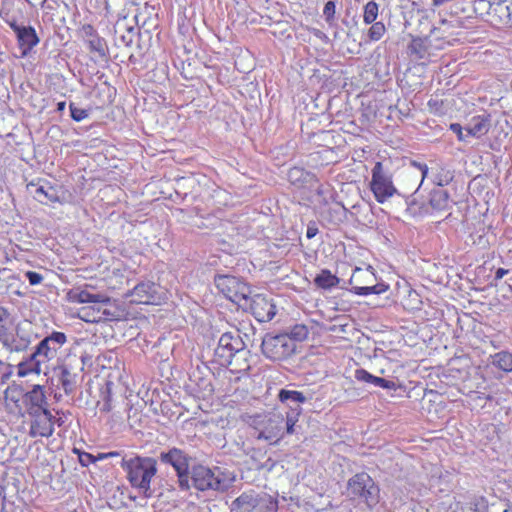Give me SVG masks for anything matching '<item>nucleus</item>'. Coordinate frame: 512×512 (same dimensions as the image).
Segmentation results:
<instances>
[{
  "label": "nucleus",
  "mask_w": 512,
  "mask_h": 512,
  "mask_svg": "<svg viewBox=\"0 0 512 512\" xmlns=\"http://www.w3.org/2000/svg\"><path fill=\"white\" fill-rule=\"evenodd\" d=\"M389 286L384 283H377L369 286H353L352 292L359 296H367L370 294H382L388 290Z\"/></svg>",
  "instance_id": "nucleus-31"
},
{
  "label": "nucleus",
  "mask_w": 512,
  "mask_h": 512,
  "mask_svg": "<svg viewBox=\"0 0 512 512\" xmlns=\"http://www.w3.org/2000/svg\"><path fill=\"white\" fill-rule=\"evenodd\" d=\"M335 11H336L335 2L332 0L326 2L324 9H323V15H324L327 23H329V24L332 23V21L335 18Z\"/></svg>",
  "instance_id": "nucleus-45"
},
{
  "label": "nucleus",
  "mask_w": 512,
  "mask_h": 512,
  "mask_svg": "<svg viewBox=\"0 0 512 512\" xmlns=\"http://www.w3.org/2000/svg\"><path fill=\"white\" fill-rule=\"evenodd\" d=\"M157 287L153 282H141L131 291L132 301L140 304H151L157 299Z\"/></svg>",
  "instance_id": "nucleus-20"
},
{
  "label": "nucleus",
  "mask_w": 512,
  "mask_h": 512,
  "mask_svg": "<svg viewBox=\"0 0 512 512\" xmlns=\"http://www.w3.org/2000/svg\"><path fill=\"white\" fill-rule=\"evenodd\" d=\"M235 512H278V501L266 493L244 492L232 502Z\"/></svg>",
  "instance_id": "nucleus-8"
},
{
  "label": "nucleus",
  "mask_w": 512,
  "mask_h": 512,
  "mask_svg": "<svg viewBox=\"0 0 512 512\" xmlns=\"http://www.w3.org/2000/svg\"><path fill=\"white\" fill-rule=\"evenodd\" d=\"M301 413L302 408H294L286 412V418H284L285 434L292 435L296 433V423L298 422Z\"/></svg>",
  "instance_id": "nucleus-33"
},
{
  "label": "nucleus",
  "mask_w": 512,
  "mask_h": 512,
  "mask_svg": "<svg viewBox=\"0 0 512 512\" xmlns=\"http://www.w3.org/2000/svg\"><path fill=\"white\" fill-rule=\"evenodd\" d=\"M65 108H66V102H65V101H61V102H58V103H57V108H56V110H57L58 112H63V111L65 110Z\"/></svg>",
  "instance_id": "nucleus-56"
},
{
  "label": "nucleus",
  "mask_w": 512,
  "mask_h": 512,
  "mask_svg": "<svg viewBox=\"0 0 512 512\" xmlns=\"http://www.w3.org/2000/svg\"><path fill=\"white\" fill-rule=\"evenodd\" d=\"M82 32H83V34H84L85 41H86L87 39H91V38H93V36L98 35V34H97V32H96V30L94 29V27H93L92 25H90V24H85V25H83V27H82Z\"/></svg>",
  "instance_id": "nucleus-51"
},
{
  "label": "nucleus",
  "mask_w": 512,
  "mask_h": 512,
  "mask_svg": "<svg viewBox=\"0 0 512 512\" xmlns=\"http://www.w3.org/2000/svg\"><path fill=\"white\" fill-rule=\"evenodd\" d=\"M123 29L125 30V33L116 36V43L118 45L129 47L133 43L134 35L136 34V29L133 26H124Z\"/></svg>",
  "instance_id": "nucleus-40"
},
{
  "label": "nucleus",
  "mask_w": 512,
  "mask_h": 512,
  "mask_svg": "<svg viewBox=\"0 0 512 512\" xmlns=\"http://www.w3.org/2000/svg\"><path fill=\"white\" fill-rule=\"evenodd\" d=\"M509 10L511 11V15H509V18H511V22H509V26H512V2L509 4Z\"/></svg>",
  "instance_id": "nucleus-62"
},
{
  "label": "nucleus",
  "mask_w": 512,
  "mask_h": 512,
  "mask_svg": "<svg viewBox=\"0 0 512 512\" xmlns=\"http://www.w3.org/2000/svg\"><path fill=\"white\" fill-rule=\"evenodd\" d=\"M69 300L74 303H108L109 298L101 293H91L86 289L74 288L68 293Z\"/></svg>",
  "instance_id": "nucleus-22"
},
{
  "label": "nucleus",
  "mask_w": 512,
  "mask_h": 512,
  "mask_svg": "<svg viewBox=\"0 0 512 512\" xmlns=\"http://www.w3.org/2000/svg\"><path fill=\"white\" fill-rule=\"evenodd\" d=\"M12 338L15 352H23L30 345V339L28 337L19 336L18 333L15 337L12 336Z\"/></svg>",
  "instance_id": "nucleus-44"
},
{
  "label": "nucleus",
  "mask_w": 512,
  "mask_h": 512,
  "mask_svg": "<svg viewBox=\"0 0 512 512\" xmlns=\"http://www.w3.org/2000/svg\"><path fill=\"white\" fill-rule=\"evenodd\" d=\"M287 176L289 182L295 187L316 191L318 194H322V185L319 184L314 173L306 171L301 167H293L288 171Z\"/></svg>",
  "instance_id": "nucleus-16"
},
{
  "label": "nucleus",
  "mask_w": 512,
  "mask_h": 512,
  "mask_svg": "<svg viewBox=\"0 0 512 512\" xmlns=\"http://www.w3.org/2000/svg\"><path fill=\"white\" fill-rule=\"evenodd\" d=\"M119 29H121V23H119V22H118V23H117V27H116V29H115V33H116V35L118 34Z\"/></svg>",
  "instance_id": "nucleus-64"
},
{
  "label": "nucleus",
  "mask_w": 512,
  "mask_h": 512,
  "mask_svg": "<svg viewBox=\"0 0 512 512\" xmlns=\"http://www.w3.org/2000/svg\"><path fill=\"white\" fill-rule=\"evenodd\" d=\"M81 312H84V313L86 314V316L81 317L83 320H85V321H87V322H96V319H95V318L90 319V318L88 317V312H87V310H86L85 308H83V309L81 310Z\"/></svg>",
  "instance_id": "nucleus-58"
},
{
  "label": "nucleus",
  "mask_w": 512,
  "mask_h": 512,
  "mask_svg": "<svg viewBox=\"0 0 512 512\" xmlns=\"http://www.w3.org/2000/svg\"><path fill=\"white\" fill-rule=\"evenodd\" d=\"M66 342V334L59 331H53L44 337L37 344L35 350L18 364V375L24 377L31 373L43 372L48 368V362L57 357L59 350Z\"/></svg>",
  "instance_id": "nucleus-1"
},
{
  "label": "nucleus",
  "mask_w": 512,
  "mask_h": 512,
  "mask_svg": "<svg viewBox=\"0 0 512 512\" xmlns=\"http://www.w3.org/2000/svg\"><path fill=\"white\" fill-rule=\"evenodd\" d=\"M362 272H363V271H362L361 269L357 268V269L355 270V273L353 274V276H352V277H351V279H350V283L352 284V283L354 282V280L356 279V277H357V276H356V273H362Z\"/></svg>",
  "instance_id": "nucleus-60"
},
{
  "label": "nucleus",
  "mask_w": 512,
  "mask_h": 512,
  "mask_svg": "<svg viewBox=\"0 0 512 512\" xmlns=\"http://www.w3.org/2000/svg\"><path fill=\"white\" fill-rule=\"evenodd\" d=\"M240 331H228L223 333L219 340L218 345L214 350V360L219 365L231 364L233 356L245 346Z\"/></svg>",
  "instance_id": "nucleus-12"
},
{
  "label": "nucleus",
  "mask_w": 512,
  "mask_h": 512,
  "mask_svg": "<svg viewBox=\"0 0 512 512\" xmlns=\"http://www.w3.org/2000/svg\"><path fill=\"white\" fill-rule=\"evenodd\" d=\"M379 6L375 1H369L364 6L363 21L365 24H371L375 22L378 16Z\"/></svg>",
  "instance_id": "nucleus-39"
},
{
  "label": "nucleus",
  "mask_w": 512,
  "mask_h": 512,
  "mask_svg": "<svg viewBox=\"0 0 512 512\" xmlns=\"http://www.w3.org/2000/svg\"><path fill=\"white\" fill-rule=\"evenodd\" d=\"M493 3L488 0H475L473 3L474 12L480 16L488 15L491 12Z\"/></svg>",
  "instance_id": "nucleus-42"
},
{
  "label": "nucleus",
  "mask_w": 512,
  "mask_h": 512,
  "mask_svg": "<svg viewBox=\"0 0 512 512\" xmlns=\"http://www.w3.org/2000/svg\"><path fill=\"white\" fill-rule=\"evenodd\" d=\"M6 22L16 35L21 56H28L32 49L40 42L35 28L30 25H19L15 19L7 20Z\"/></svg>",
  "instance_id": "nucleus-13"
},
{
  "label": "nucleus",
  "mask_w": 512,
  "mask_h": 512,
  "mask_svg": "<svg viewBox=\"0 0 512 512\" xmlns=\"http://www.w3.org/2000/svg\"><path fill=\"white\" fill-rule=\"evenodd\" d=\"M450 130L457 135V137L460 141L465 140V135L463 134V128L459 123H452L450 125Z\"/></svg>",
  "instance_id": "nucleus-52"
},
{
  "label": "nucleus",
  "mask_w": 512,
  "mask_h": 512,
  "mask_svg": "<svg viewBox=\"0 0 512 512\" xmlns=\"http://www.w3.org/2000/svg\"><path fill=\"white\" fill-rule=\"evenodd\" d=\"M370 189L378 203H384L395 194L397 188L393 184L392 174L384 167L382 162H376L371 171Z\"/></svg>",
  "instance_id": "nucleus-11"
},
{
  "label": "nucleus",
  "mask_w": 512,
  "mask_h": 512,
  "mask_svg": "<svg viewBox=\"0 0 512 512\" xmlns=\"http://www.w3.org/2000/svg\"><path fill=\"white\" fill-rule=\"evenodd\" d=\"M70 116L76 122H81L89 116V110L77 107L73 102L69 104Z\"/></svg>",
  "instance_id": "nucleus-43"
},
{
  "label": "nucleus",
  "mask_w": 512,
  "mask_h": 512,
  "mask_svg": "<svg viewBox=\"0 0 512 512\" xmlns=\"http://www.w3.org/2000/svg\"><path fill=\"white\" fill-rule=\"evenodd\" d=\"M368 30V37L371 41L380 40L385 34L386 28L382 22H373Z\"/></svg>",
  "instance_id": "nucleus-41"
},
{
  "label": "nucleus",
  "mask_w": 512,
  "mask_h": 512,
  "mask_svg": "<svg viewBox=\"0 0 512 512\" xmlns=\"http://www.w3.org/2000/svg\"><path fill=\"white\" fill-rule=\"evenodd\" d=\"M230 481L220 467L209 468L201 464L191 467L190 484L199 491H225L229 488Z\"/></svg>",
  "instance_id": "nucleus-4"
},
{
  "label": "nucleus",
  "mask_w": 512,
  "mask_h": 512,
  "mask_svg": "<svg viewBox=\"0 0 512 512\" xmlns=\"http://www.w3.org/2000/svg\"><path fill=\"white\" fill-rule=\"evenodd\" d=\"M22 402L29 416H37V413L49 410L44 388L40 385H34L30 391L24 393Z\"/></svg>",
  "instance_id": "nucleus-14"
},
{
  "label": "nucleus",
  "mask_w": 512,
  "mask_h": 512,
  "mask_svg": "<svg viewBox=\"0 0 512 512\" xmlns=\"http://www.w3.org/2000/svg\"><path fill=\"white\" fill-rule=\"evenodd\" d=\"M278 399L285 404L289 410L294 408H302L301 404L307 401V397L300 391L281 389L278 392Z\"/></svg>",
  "instance_id": "nucleus-27"
},
{
  "label": "nucleus",
  "mask_w": 512,
  "mask_h": 512,
  "mask_svg": "<svg viewBox=\"0 0 512 512\" xmlns=\"http://www.w3.org/2000/svg\"><path fill=\"white\" fill-rule=\"evenodd\" d=\"M32 418L29 435L31 437L49 438L54 433V416L50 410L37 413Z\"/></svg>",
  "instance_id": "nucleus-17"
},
{
  "label": "nucleus",
  "mask_w": 512,
  "mask_h": 512,
  "mask_svg": "<svg viewBox=\"0 0 512 512\" xmlns=\"http://www.w3.org/2000/svg\"><path fill=\"white\" fill-rule=\"evenodd\" d=\"M158 459L162 464L169 465L174 469L180 490H190V472L194 460L192 455L184 449L170 447L161 451Z\"/></svg>",
  "instance_id": "nucleus-5"
},
{
  "label": "nucleus",
  "mask_w": 512,
  "mask_h": 512,
  "mask_svg": "<svg viewBox=\"0 0 512 512\" xmlns=\"http://www.w3.org/2000/svg\"><path fill=\"white\" fill-rule=\"evenodd\" d=\"M438 28L433 27L430 35L425 37H413L408 45V53L417 60H427L431 56V36L435 34Z\"/></svg>",
  "instance_id": "nucleus-19"
},
{
  "label": "nucleus",
  "mask_w": 512,
  "mask_h": 512,
  "mask_svg": "<svg viewBox=\"0 0 512 512\" xmlns=\"http://www.w3.org/2000/svg\"><path fill=\"white\" fill-rule=\"evenodd\" d=\"M250 357L251 351L245 345L233 356L231 364H223L222 366L230 367V370L234 373H245L250 370Z\"/></svg>",
  "instance_id": "nucleus-25"
},
{
  "label": "nucleus",
  "mask_w": 512,
  "mask_h": 512,
  "mask_svg": "<svg viewBox=\"0 0 512 512\" xmlns=\"http://www.w3.org/2000/svg\"><path fill=\"white\" fill-rule=\"evenodd\" d=\"M429 211H446L451 208L450 194L442 188H435L429 194Z\"/></svg>",
  "instance_id": "nucleus-24"
},
{
  "label": "nucleus",
  "mask_w": 512,
  "mask_h": 512,
  "mask_svg": "<svg viewBox=\"0 0 512 512\" xmlns=\"http://www.w3.org/2000/svg\"><path fill=\"white\" fill-rule=\"evenodd\" d=\"M405 203V212L411 217H419L429 214V207L424 203L418 202L414 195L406 197Z\"/></svg>",
  "instance_id": "nucleus-29"
},
{
  "label": "nucleus",
  "mask_w": 512,
  "mask_h": 512,
  "mask_svg": "<svg viewBox=\"0 0 512 512\" xmlns=\"http://www.w3.org/2000/svg\"><path fill=\"white\" fill-rule=\"evenodd\" d=\"M9 399L11 401H13L14 403H17L19 401V398H17L16 396H11V397H9Z\"/></svg>",
  "instance_id": "nucleus-63"
},
{
  "label": "nucleus",
  "mask_w": 512,
  "mask_h": 512,
  "mask_svg": "<svg viewBox=\"0 0 512 512\" xmlns=\"http://www.w3.org/2000/svg\"><path fill=\"white\" fill-rule=\"evenodd\" d=\"M25 277L30 285H38L43 281V276L35 271H28L25 273Z\"/></svg>",
  "instance_id": "nucleus-46"
},
{
  "label": "nucleus",
  "mask_w": 512,
  "mask_h": 512,
  "mask_svg": "<svg viewBox=\"0 0 512 512\" xmlns=\"http://www.w3.org/2000/svg\"><path fill=\"white\" fill-rule=\"evenodd\" d=\"M410 165L417 168L421 172V183H423L424 179L428 175L429 168L425 163L418 162L415 160L410 161Z\"/></svg>",
  "instance_id": "nucleus-47"
},
{
  "label": "nucleus",
  "mask_w": 512,
  "mask_h": 512,
  "mask_svg": "<svg viewBox=\"0 0 512 512\" xmlns=\"http://www.w3.org/2000/svg\"><path fill=\"white\" fill-rule=\"evenodd\" d=\"M262 354L271 361H283L296 352V344L284 333H267L261 343Z\"/></svg>",
  "instance_id": "nucleus-9"
},
{
  "label": "nucleus",
  "mask_w": 512,
  "mask_h": 512,
  "mask_svg": "<svg viewBox=\"0 0 512 512\" xmlns=\"http://www.w3.org/2000/svg\"><path fill=\"white\" fill-rule=\"evenodd\" d=\"M250 425L258 440H265L270 444H277L285 435L284 417L281 413L255 414L250 417Z\"/></svg>",
  "instance_id": "nucleus-6"
},
{
  "label": "nucleus",
  "mask_w": 512,
  "mask_h": 512,
  "mask_svg": "<svg viewBox=\"0 0 512 512\" xmlns=\"http://www.w3.org/2000/svg\"><path fill=\"white\" fill-rule=\"evenodd\" d=\"M347 496L358 505L373 510L381 500L380 488L376 481L366 472L353 475L347 481Z\"/></svg>",
  "instance_id": "nucleus-3"
},
{
  "label": "nucleus",
  "mask_w": 512,
  "mask_h": 512,
  "mask_svg": "<svg viewBox=\"0 0 512 512\" xmlns=\"http://www.w3.org/2000/svg\"><path fill=\"white\" fill-rule=\"evenodd\" d=\"M91 52L96 53L99 57L104 58L107 54L106 41L99 35L93 36L91 39L86 40Z\"/></svg>",
  "instance_id": "nucleus-35"
},
{
  "label": "nucleus",
  "mask_w": 512,
  "mask_h": 512,
  "mask_svg": "<svg viewBox=\"0 0 512 512\" xmlns=\"http://www.w3.org/2000/svg\"><path fill=\"white\" fill-rule=\"evenodd\" d=\"M15 478H0V512H7L6 498L9 493L10 486H15Z\"/></svg>",
  "instance_id": "nucleus-36"
},
{
  "label": "nucleus",
  "mask_w": 512,
  "mask_h": 512,
  "mask_svg": "<svg viewBox=\"0 0 512 512\" xmlns=\"http://www.w3.org/2000/svg\"><path fill=\"white\" fill-rule=\"evenodd\" d=\"M508 273H509V270L504 269V268H498L495 272V280L497 281V280L502 279Z\"/></svg>",
  "instance_id": "nucleus-54"
},
{
  "label": "nucleus",
  "mask_w": 512,
  "mask_h": 512,
  "mask_svg": "<svg viewBox=\"0 0 512 512\" xmlns=\"http://www.w3.org/2000/svg\"><path fill=\"white\" fill-rule=\"evenodd\" d=\"M118 455H119L118 452H109L107 454L102 455L101 458L115 457V456H118Z\"/></svg>",
  "instance_id": "nucleus-59"
},
{
  "label": "nucleus",
  "mask_w": 512,
  "mask_h": 512,
  "mask_svg": "<svg viewBox=\"0 0 512 512\" xmlns=\"http://www.w3.org/2000/svg\"><path fill=\"white\" fill-rule=\"evenodd\" d=\"M511 11L506 1L494 2L491 12H489L490 21L495 25H509L511 22Z\"/></svg>",
  "instance_id": "nucleus-26"
},
{
  "label": "nucleus",
  "mask_w": 512,
  "mask_h": 512,
  "mask_svg": "<svg viewBox=\"0 0 512 512\" xmlns=\"http://www.w3.org/2000/svg\"><path fill=\"white\" fill-rule=\"evenodd\" d=\"M214 283L217 289L231 302L244 306L248 303L250 287L232 275H216Z\"/></svg>",
  "instance_id": "nucleus-10"
},
{
  "label": "nucleus",
  "mask_w": 512,
  "mask_h": 512,
  "mask_svg": "<svg viewBox=\"0 0 512 512\" xmlns=\"http://www.w3.org/2000/svg\"><path fill=\"white\" fill-rule=\"evenodd\" d=\"M84 365V356L78 357L73 355L68 356L61 364L54 368L57 386L63 389L66 395L75 393Z\"/></svg>",
  "instance_id": "nucleus-7"
},
{
  "label": "nucleus",
  "mask_w": 512,
  "mask_h": 512,
  "mask_svg": "<svg viewBox=\"0 0 512 512\" xmlns=\"http://www.w3.org/2000/svg\"><path fill=\"white\" fill-rule=\"evenodd\" d=\"M453 173L445 167H440L439 171L434 175L433 183L442 188L453 180Z\"/></svg>",
  "instance_id": "nucleus-37"
},
{
  "label": "nucleus",
  "mask_w": 512,
  "mask_h": 512,
  "mask_svg": "<svg viewBox=\"0 0 512 512\" xmlns=\"http://www.w3.org/2000/svg\"><path fill=\"white\" fill-rule=\"evenodd\" d=\"M27 188L34 199L41 204L48 205L59 201L57 190L47 181L43 183H41V180L36 183L30 182Z\"/></svg>",
  "instance_id": "nucleus-18"
},
{
  "label": "nucleus",
  "mask_w": 512,
  "mask_h": 512,
  "mask_svg": "<svg viewBox=\"0 0 512 512\" xmlns=\"http://www.w3.org/2000/svg\"><path fill=\"white\" fill-rule=\"evenodd\" d=\"M249 301V310L258 322H269L276 315V306L272 299L264 295L257 294Z\"/></svg>",
  "instance_id": "nucleus-15"
},
{
  "label": "nucleus",
  "mask_w": 512,
  "mask_h": 512,
  "mask_svg": "<svg viewBox=\"0 0 512 512\" xmlns=\"http://www.w3.org/2000/svg\"><path fill=\"white\" fill-rule=\"evenodd\" d=\"M121 468L127 473V479L133 488L141 491L146 497L152 494L151 481L157 473V459L147 456L123 458Z\"/></svg>",
  "instance_id": "nucleus-2"
},
{
  "label": "nucleus",
  "mask_w": 512,
  "mask_h": 512,
  "mask_svg": "<svg viewBox=\"0 0 512 512\" xmlns=\"http://www.w3.org/2000/svg\"><path fill=\"white\" fill-rule=\"evenodd\" d=\"M314 284L323 290H331L338 286L340 279L328 269H322L314 278Z\"/></svg>",
  "instance_id": "nucleus-28"
},
{
  "label": "nucleus",
  "mask_w": 512,
  "mask_h": 512,
  "mask_svg": "<svg viewBox=\"0 0 512 512\" xmlns=\"http://www.w3.org/2000/svg\"><path fill=\"white\" fill-rule=\"evenodd\" d=\"M284 335H288L294 343L302 342L308 338L309 328L305 324H295L289 331L284 332Z\"/></svg>",
  "instance_id": "nucleus-34"
},
{
  "label": "nucleus",
  "mask_w": 512,
  "mask_h": 512,
  "mask_svg": "<svg viewBox=\"0 0 512 512\" xmlns=\"http://www.w3.org/2000/svg\"><path fill=\"white\" fill-rule=\"evenodd\" d=\"M65 423L64 419L62 417H55L54 416V425H58L59 427L63 426Z\"/></svg>",
  "instance_id": "nucleus-57"
},
{
  "label": "nucleus",
  "mask_w": 512,
  "mask_h": 512,
  "mask_svg": "<svg viewBox=\"0 0 512 512\" xmlns=\"http://www.w3.org/2000/svg\"><path fill=\"white\" fill-rule=\"evenodd\" d=\"M79 462L83 467L89 466L91 463L96 461L95 457L87 452H81L78 454Z\"/></svg>",
  "instance_id": "nucleus-48"
},
{
  "label": "nucleus",
  "mask_w": 512,
  "mask_h": 512,
  "mask_svg": "<svg viewBox=\"0 0 512 512\" xmlns=\"http://www.w3.org/2000/svg\"><path fill=\"white\" fill-rule=\"evenodd\" d=\"M493 366L504 372L512 371V353L500 351L491 356Z\"/></svg>",
  "instance_id": "nucleus-30"
},
{
  "label": "nucleus",
  "mask_w": 512,
  "mask_h": 512,
  "mask_svg": "<svg viewBox=\"0 0 512 512\" xmlns=\"http://www.w3.org/2000/svg\"><path fill=\"white\" fill-rule=\"evenodd\" d=\"M447 0H433V4L435 6H440L442 5L444 2H446Z\"/></svg>",
  "instance_id": "nucleus-61"
},
{
  "label": "nucleus",
  "mask_w": 512,
  "mask_h": 512,
  "mask_svg": "<svg viewBox=\"0 0 512 512\" xmlns=\"http://www.w3.org/2000/svg\"><path fill=\"white\" fill-rule=\"evenodd\" d=\"M355 379L386 390H396L399 387L396 382L375 376L363 368L355 370Z\"/></svg>",
  "instance_id": "nucleus-21"
},
{
  "label": "nucleus",
  "mask_w": 512,
  "mask_h": 512,
  "mask_svg": "<svg viewBox=\"0 0 512 512\" xmlns=\"http://www.w3.org/2000/svg\"><path fill=\"white\" fill-rule=\"evenodd\" d=\"M318 234V228L315 222H310L307 226L306 237L308 239L314 238Z\"/></svg>",
  "instance_id": "nucleus-53"
},
{
  "label": "nucleus",
  "mask_w": 512,
  "mask_h": 512,
  "mask_svg": "<svg viewBox=\"0 0 512 512\" xmlns=\"http://www.w3.org/2000/svg\"><path fill=\"white\" fill-rule=\"evenodd\" d=\"M260 456H263L259 450H253L251 454V460L254 462V468L257 470H272L275 463L271 458H267L264 462L260 460Z\"/></svg>",
  "instance_id": "nucleus-38"
},
{
  "label": "nucleus",
  "mask_w": 512,
  "mask_h": 512,
  "mask_svg": "<svg viewBox=\"0 0 512 512\" xmlns=\"http://www.w3.org/2000/svg\"><path fill=\"white\" fill-rule=\"evenodd\" d=\"M134 19H135L136 24H137L138 26H145L146 21H145V19H143V21L141 22L142 15H141L140 13H139V14H136V15L134 16Z\"/></svg>",
  "instance_id": "nucleus-55"
},
{
  "label": "nucleus",
  "mask_w": 512,
  "mask_h": 512,
  "mask_svg": "<svg viewBox=\"0 0 512 512\" xmlns=\"http://www.w3.org/2000/svg\"><path fill=\"white\" fill-rule=\"evenodd\" d=\"M0 341L2 342L3 347L6 350H8L10 352H15L12 337H10V336L6 335L5 333H2V331H0Z\"/></svg>",
  "instance_id": "nucleus-49"
},
{
  "label": "nucleus",
  "mask_w": 512,
  "mask_h": 512,
  "mask_svg": "<svg viewBox=\"0 0 512 512\" xmlns=\"http://www.w3.org/2000/svg\"><path fill=\"white\" fill-rule=\"evenodd\" d=\"M464 129L467 132V136L480 138L490 129V115L482 114L472 117Z\"/></svg>",
  "instance_id": "nucleus-23"
},
{
  "label": "nucleus",
  "mask_w": 512,
  "mask_h": 512,
  "mask_svg": "<svg viewBox=\"0 0 512 512\" xmlns=\"http://www.w3.org/2000/svg\"><path fill=\"white\" fill-rule=\"evenodd\" d=\"M10 322V313L8 309L0 306V331Z\"/></svg>",
  "instance_id": "nucleus-50"
},
{
  "label": "nucleus",
  "mask_w": 512,
  "mask_h": 512,
  "mask_svg": "<svg viewBox=\"0 0 512 512\" xmlns=\"http://www.w3.org/2000/svg\"><path fill=\"white\" fill-rule=\"evenodd\" d=\"M202 372L199 367L192 371L190 374V381L194 382L200 391L211 394L213 392V386L209 379L201 376Z\"/></svg>",
  "instance_id": "nucleus-32"
}]
</instances>
